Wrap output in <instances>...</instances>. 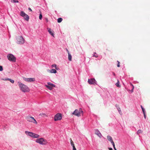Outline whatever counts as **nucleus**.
I'll use <instances>...</instances> for the list:
<instances>
[{"label": "nucleus", "mask_w": 150, "mask_h": 150, "mask_svg": "<svg viewBox=\"0 0 150 150\" xmlns=\"http://www.w3.org/2000/svg\"><path fill=\"white\" fill-rule=\"evenodd\" d=\"M18 83L20 90L22 92L25 93L30 91V89L27 85L22 83L20 81H18Z\"/></svg>", "instance_id": "1"}, {"label": "nucleus", "mask_w": 150, "mask_h": 150, "mask_svg": "<svg viewBox=\"0 0 150 150\" xmlns=\"http://www.w3.org/2000/svg\"><path fill=\"white\" fill-rule=\"evenodd\" d=\"M83 111L81 108H80L79 110L76 109L73 113H72V115H75L77 117H80L81 116V113H82L83 115Z\"/></svg>", "instance_id": "2"}, {"label": "nucleus", "mask_w": 150, "mask_h": 150, "mask_svg": "<svg viewBox=\"0 0 150 150\" xmlns=\"http://www.w3.org/2000/svg\"><path fill=\"white\" fill-rule=\"evenodd\" d=\"M25 133L27 135L33 138H38L40 137L39 135L38 134L28 131H25Z\"/></svg>", "instance_id": "3"}, {"label": "nucleus", "mask_w": 150, "mask_h": 150, "mask_svg": "<svg viewBox=\"0 0 150 150\" xmlns=\"http://www.w3.org/2000/svg\"><path fill=\"white\" fill-rule=\"evenodd\" d=\"M35 142L42 145H45L47 143V141L43 138L38 139H36Z\"/></svg>", "instance_id": "4"}, {"label": "nucleus", "mask_w": 150, "mask_h": 150, "mask_svg": "<svg viewBox=\"0 0 150 150\" xmlns=\"http://www.w3.org/2000/svg\"><path fill=\"white\" fill-rule=\"evenodd\" d=\"M26 119L29 122H33L36 124H37V122L33 117L30 116H28L26 117Z\"/></svg>", "instance_id": "5"}, {"label": "nucleus", "mask_w": 150, "mask_h": 150, "mask_svg": "<svg viewBox=\"0 0 150 150\" xmlns=\"http://www.w3.org/2000/svg\"><path fill=\"white\" fill-rule=\"evenodd\" d=\"M7 57L10 61L15 62L16 61V57L12 54H8L7 55Z\"/></svg>", "instance_id": "6"}, {"label": "nucleus", "mask_w": 150, "mask_h": 150, "mask_svg": "<svg viewBox=\"0 0 150 150\" xmlns=\"http://www.w3.org/2000/svg\"><path fill=\"white\" fill-rule=\"evenodd\" d=\"M18 43L19 44H23L25 42V40L22 36H19L17 38Z\"/></svg>", "instance_id": "7"}, {"label": "nucleus", "mask_w": 150, "mask_h": 150, "mask_svg": "<svg viewBox=\"0 0 150 150\" xmlns=\"http://www.w3.org/2000/svg\"><path fill=\"white\" fill-rule=\"evenodd\" d=\"M62 119V115L61 114L59 113H58L56 114L54 117V120L55 121L57 120H59Z\"/></svg>", "instance_id": "8"}, {"label": "nucleus", "mask_w": 150, "mask_h": 150, "mask_svg": "<svg viewBox=\"0 0 150 150\" xmlns=\"http://www.w3.org/2000/svg\"><path fill=\"white\" fill-rule=\"evenodd\" d=\"M23 78L24 81L28 82H34L35 81V78H26L23 77Z\"/></svg>", "instance_id": "9"}, {"label": "nucleus", "mask_w": 150, "mask_h": 150, "mask_svg": "<svg viewBox=\"0 0 150 150\" xmlns=\"http://www.w3.org/2000/svg\"><path fill=\"white\" fill-rule=\"evenodd\" d=\"M88 82L90 84H93L95 85L97 84L96 81L94 79H88Z\"/></svg>", "instance_id": "10"}, {"label": "nucleus", "mask_w": 150, "mask_h": 150, "mask_svg": "<svg viewBox=\"0 0 150 150\" xmlns=\"http://www.w3.org/2000/svg\"><path fill=\"white\" fill-rule=\"evenodd\" d=\"M95 134L97 135L100 138H101V137L102 135L98 129L95 130Z\"/></svg>", "instance_id": "11"}, {"label": "nucleus", "mask_w": 150, "mask_h": 150, "mask_svg": "<svg viewBox=\"0 0 150 150\" xmlns=\"http://www.w3.org/2000/svg\"><path fill=\"white\" fill-rule=\"evenodd\" d=\"M48 31L50 33V34L52 36H53V37H54V34L53 33H52L51 31V30L50 28H47Z\"/></svg>", "instance_id": "12"}, {"label": "nucleus", "mask_w": 150, "mask_h": 150, "mask_svg": "<svg viewBox=\"0 0 150 150\" xmlns=\"http://www.w3.org/2000/svg\"><path fill=\"white\" fill-rule=\"evenodd\" d=\"M48 71H50L51 73H56L57 72V71L54 69H52L51 70H48Z\"/></svg>", "instance_id": "13"}, {"label": "nucleus", "mask_w": 150, "mask_h": 150, "mask_svg": "<svg viewBox=\"0 0 150 150\" xmlns=\"http://www.w3.org/2000/svg\"><path fill=\"white\" fill-rule=\"evenodd\" d=\"M107 138L108 140L110 142L113 140L112 137L109 135L107 136Z\"/></svg>", "instance_id": "14"}, {"label": "nucleus", "mask_w": 150, "mask_h": 150, "mask_svg": "<svg viewBox=\"0 0 150 150\" xmlns=\"http://www.w3.org/2000/svg\"><path fill=\"white\" fill-rule=\"evenodd\" d=\"M25 19L26 20L28 21L29 19V16L26 14L25 16H23Z\"/></svg>", "instance_id": "15"}, {"label": "nucleus", "mask_w": 150, "mask_h": 150, "mask_svg": "<svg viewBox=\"0 0 150 150\" xmlns=\"http://www.w3.org/2000/svg\"><path fill=\"white\" fill-rule=\"evenodd\" d=\"M45 86L48 88L50 90H52V89L53 87V86H48L47 85H46Z\"/></svg>", "instance_id": "16"}, {"label": "nucleus", "mask_w": 150, "mask_h": 150, "mask_svg": "<svg viewBox=\"0 0 150 150\" xmlns=\"http://www.w3.org/2000/svg\"><path fill=\"white\" fill-rule=\"evenodd\" d=\"M26 15V14L23 11H21L20 13V15L23 17L25 16Z\"/></svg>", "instance_id": "17"}, {"label": "nucleus", "mask_w": 150, "mask_h": 150, "mask_svg": "<svg viewBox=\"0 0 150 150\" xmlns=\"http://www.w3.org/2000/svg\"><path fill=\"white\" fill-rule=\"evenodd\" d=\"M68 59L69 61H71V55L70 53H69L68 54Z\"/></svg>", "instance_id": "18"}, {"label": "nucleus", "mask_w": 150, "mask_h": 150, "mask_svg": "<svg viewBox=\"0 0 150 150\" xmlns=\"http://www.w3.org/2000/svg\"><path fill=\"white\" fill-rule=\"evenodd\" d=\"M47 84L48 85V86H51L54 87H55V85L50 82H48L47 83Z\"/></svg>", "instance_id": "19"}, {"label": "nucleus", "mask_w": 150, "mask_h": 150, "mask_svg": "<svg viewBox=\"0 0 150 150\" xmlns=\"http://www.w3.org/2000/svg\"><path fill=\"white\" fill-rule=\"evenodd\" d=\"M62 20V18H59L57 19V22L59 23L61 22Z\"/></svg>", "instance_id": "20"}, {"label": "nucleus", "mask_w": 150, "mask_h": 150, "mask_svg": "<svg viewBox=\"0 0 150 150\" xmlns=\"http://www.w3.org/2000/svg\"><path fill=\"white\" fill-rule=\"evenodd\" d=\"M120 82L118 80L117 82L116 83L115 85L116 86L118 87H120V85H119Z\"/></svg>", "instance_id": "21"}, {"label": "nucleus", "mask_w": 150, "mask_h": 150, "mask_svg": "<svg viewBox=\"0 0 150 150\" xmlns=\"http://www.w3.org/2000/svg\"><path fill=\"white\" fill-rule=\"evenodd\" d=\"M70 140L71 144V145L72 146V147L74 146H75L74 144V142L72 141L71 139H70Z\"/></svg>", "instance_id": "22"}, {"label": "nucleus", "mask_w": 150, "mask_h": 150, "mask_svg": "<svg viewBox=\"0 0 150 150\" xmlns=\"http://www.w3.org/2000/svg\"><path fill=\"white\" fill-rule=\"evenodd\" d=\"M142 132V131L141 130H139L137 132V134H139L140 133H141Z\"/></svg>", "instance_id": "23"}, {"label": "nucleus", "mask_w": 150, "mask_h": 150, "mask_svg": "<svg viewBox=\"0 0 150 150\" xmlns=\"http://www.w3.org/2000/svg\"><path fill=\"white\" fill-rule=\"evenodd\" d=\"M40 115L43 117H45V116H47V115L45 113H40Z\"/></svg>", "instance_id": "24"}, {"label": "nucleus", "mask_w": 150, "mask_h": 150, "mask_svg": "<svg viewBox=\"0 0 150 150\" xmlns=\"http://www.w3.org/2000/svg\"><path fill=\"white\" fill-rule=\"evenodd\" d=\"M93 56L94 57H98V55H97V54H96V53H94V54H93Z\"/></svg>", "instance_id": "25"}, {"label": "nucleus", "mask_w": 150, "mask_h": 150, "mask_svg": "<svg viewBox=\"0 0 150 150\" xmlns=\"http://www.w3.org/2000/svg\"><path fill=\"white\" fill-rule=\"evenodd\" d=\"M117 109L118 111V112H119L121 114V112L120 109V108L118 107V108H117Z\"/></svg>", "instance_id": "26"}, {"label": "nucleus", "mask_w": 150, "mask_h": 150, "mask_svg": "<svg viewBox=\"0 0 150 150\" xmlns=\"http://www.w3.org/2000/svg\"><path fill=\"white\" fill-rule=\"evenodd\" d=\"M39 18V19L40 20H41L42 19V15L41 13L40 15Z\"/></svg>", "instance_id": "27"}, {"label": "nucleus", "mask_w": 150, "mask_h": 150, "mask_svg": "<svg viewBox=\"0 0 150 150\" xmlns=\"http://www.w3.org/2000/svg\"><path fill=\"white\" fill-rule=\"evenodd\" d=\"M3 70V67L1 66H0V71H2Z\"/></svg>", "instance_id": "28"}, {"label": "nucleus", "mask_w": 150, "mask_h": 150, "mask_svg": "<svg viewBox=\"0 0 150 150\" xmlns=\"http://www.w3.org/2000/svg\"><path fill=\"white\" fill-rule=\"evenodd\" d=\"M9 81L13 83L14 82V81L12 79H11Z\"/></svg>", "instance_id": "29"}, {"label": "nucleus", "mask_w": 150, "mask_h": 150, "mask_svg": "<svg viewBox=\"0 0 150 150\" xmlns=\"http://www.w3.org/2000/svg\"><path fill=\"white\" fill-rule=\"evenodd\" d=\"M112 145H113V147L114 148V149L115 150H117L115 147V143L114 144H112Z\"/></svg>", "instance_id": "30"}, {"label": "nucleus", "mask_w": 150, "mask_h": 150, "mask_svg": "<svg viewBox=\"0 0 150 150\" xmlns=\"http://www.w3.org/2000/svg\"><path fill=\"white\" fill-rule=\"evenodd\" d=\"M13 2L14 3H18V1L17 0H13Z\"/></svg>", "instance_id": "31"}, {"label": "nucleus", "mask_w": 150, "mask_h": 150, "mask_svg": "<svg viewBox=\"0 0 150 150\" xmlns=\"http://www.w3.org/2000/svg\"><path fill=\"white\" fill-rule=\"evenodd\" d=\"M141 108H142V111H143V113H144V108H143V107H142V105H141Z\"/></svg>", "instance_id": "32"}, {"label": "nucleus", "mask_w": 150, "mask_h": 150, "mask_svg": "<svg viewBox=\"0 0 150 150\" xmlns=\"http://www.w3.org/2000/svg\"><path fill=\"white\" fill-rule=\"evenodd\" d=\"M117 62H118L117 66L118 67H120V62L118 61H117Z\"/></svg>", "instance_id": "33"}, {"label": "nucleus", "mask_w": 150, "mask_h": 150, "mask_svg": "<svg viewBox=\"0 0 150 150\" xmlns=\"http://www.w3.org/2000/svg\"><path fill=\"white\" fill-rule=\"evenodd\" d=\"M56 64H53L52 65V67H55V68L56 67Z\"/></svg>", "instance_id": "34"}, {"label": "nucleus", "mask_w": 150, "mask_h": 150, "mask_svg": "<svg viewBox=\"0 0 150 150\" xmlns=\"http://www.w3.org/2000/svg\"><path fill=\"white\" fill-rule=\"evenodd\" d=\"M131 85L132 86V92H133V90L134 88V86L131 83Z\"/></svg>", "instance_id": "35"}, {"label": "nucleus", "mask_w": 150, "mask_h": 150, "mask_svg": "<svg viewBox=\"0 0 150 150\" xmlns=\"http://www.w3.org/2000/svg\"><path fill=\"white\" fill-rule=\"evenodd\" d=\"M73 150H76V148L75 147V146H73Z\"/></svg>", "instance_id": "36"}, {"label": "nucleus", "mask_w": 150, "mask_h": 150, "mask_svg": "<svg viewBox=\"0 0 150 150\" xmlns=\"http://www.w3.org/2000/svg\"><path fill=\"white\" fill-rule=\"evenodd\" d=\"M1 79L3 81H6L7 80V78L5 79Z\"/></svg>", "instance_id": "37"}, {"label": "nucleus", "mask_w": 150, "mask_h": 150, "mask_svg": "<svg viewBox=\"0 0 150 150\" xmlns=\"http://www.w3.org/2000/svg\"><path fill=\"white\" fill-rule=\"evenodd\" d=\"M111 143H112V144H114V142L113 141V140L110 142Z\"/></svg>", "instance_id": "38"}, {"label": "nucleus", "mask_w": 150, "mask_h": 150, "mask_svg": "<svg viewBox=\"0 0 150 150\" xmlns=\"http://www.w3.org/2000/svg\"><path fill=\"white\" fill-rule=\"evenodd\" d=\"M116 107H117V108H118V107H119V105H118L117 104H116Z\"/></svg>", "instance_id": "39"}, {"label": "nucleus", "mask_w": 150, "mask_h": 150, "mask_svg": "<svg viewBox=\"0 0 150 150\" xmlns=\"http://www.w3.org/2000/svg\"><path fill=\"white\" fill-rule=\"evenodd\" d=\"M108 149L109 150H113L111 148H109Z\"/></svg>", "instance_id": "40"}, {"label": "nucleus", "mask_w": 150, "mask_h": 150, "mask_svg": "<svg viewBox=\"0 0 150 150\" xmlns=\"http://www.w3.org/2000/svg\"><path fill=\"white\" fill-rule=\"evenodd\" d=\"M28 10H29L30 11H32V10L30 8H28Z\"/></svg>", "instance_id": "41"}, {"label": "nucleus", "mask_w": 150, "mask_h": 150, "mask_svg": "<svg viewBox=\"0 0 150 150\" xmlns=\"http://www.w3.org/2000/svg\"><path fill=\"white\" fill-rule=\"evenodd\" d=\"M67 52L68 54H69V51L67 49Z\"/></svg>", "instance_id": "42"}, {"label": "nucleus", "mask_w": 150, "mask_h": 150, "mask_svg": "<svg viewBox=\"0 0 150 150\" xmlns=\"http://www.w3.org/2000/svg\"><path fill=\"white\" fill-rule=\"evenodd\" d=\"M67 52L68 54H69V51L67 49Z\"/></svg>", "instance_id": "43"}, {"label": "nucleus", "mask_w": 150, "mask_h": 150, "mask_svg": "<svg viewBox=\"0 0 150 150\" xmlns=\"http://www.w3.org/2000/svg\"><path fill=\"white\" fill-rule=\"evenodd\" d=\"M11 79H10L7 78V80L9 81L11 80Z\"/></svg>", "instance_id": "44"}, {"label": "nucleus", "mask_w": 150, "mask_h": 150, "mask_svg": "<svg viewBox=\"0 0 150 150\" xmlns=\"http://www.w3.org/2000/svg\"><path fill=\"white\" fill-rule=\"evenodd\" d=\"M144 118H145H145H146V116H145V114L144 113Z\"/></svg>", "instance_id": "45"}, {"label": "nucleus", "mask_w": 150, "mask_h": 150, "mask_svg": "<svg viewBox=\"0 0 150 150\" xmlns=\"http://www.w3.org/2000/svg\"><path fill=\"white\" fill-rule=\"evenodd\" d=\"M113 75H114L115 76V73L114 72L113 73Z\"/></svg>", "instance_id": "46"}, {"label": "nucleus", "mask_w": 150, "mask_h": 150, "mask_svg": "<svg viewBox=\"0 0 150 150\" xmlns=\"http://www.w3.org/2000/svg\"><path fill=\"white\" fill-rule=\"evenodd\" d=\"M46 20L47 22L48 21V19L47 18L46 19Z\"/></svg>", "instance_id": "47"}]
</instances>
